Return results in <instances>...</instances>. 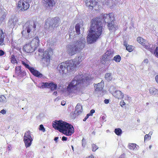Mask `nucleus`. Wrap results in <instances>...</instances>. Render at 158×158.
<instances>
[{
	"label": "nucleus",
	"instance_id": "nucleus-59",
	"mask_svg": "<svg viewBox=\"0 0 158 158\" xmlns=\"http://www.w3.org/2000/svg\"><path fill=\"white\" fill-rule=\"evenodd\" d=\"M85 143H82V146H83V147H85Z\"/></svg>",
	"mask_w": 158,
	"mask_h": 158
},
{
	"label": "nucleus",
	"instance_id": "nucleus-58",
	"mask_svg": "<svg viewBox=\"0 0 158 158\" xmlns=\"http://www.w3.org/2000/svg\"><path fill=\"white\" fill-rule=\"evenodd\" d=\"M124 155H121L119 158H124Z\"/></svg>",
	"mask_w": 158,
	"mask_h": 158
},
{
	"label": "nucleus",
	"instance_id": "nucleus-38",
	"mask_svg": "<svg viewBox=\"0 0 158 158\" xmlns=\"http://www.w3.org/2000/svg\"><path fill=\"white\" fill-rule=\"evenodd\" d=\"M21 71L20 66H17L15 68V73L19 75L21 73Z\"/></svg>",
	"mask_w": 158,
	"mask_h": 158
},
{
	"label": "nucleus",
	"instance_id": "nucleus-39",
	"mask_svg": "<svg viewBox=\"0 0 158 158\" xmlns=\"http://www.w3.org/2000/svg\"><path fill=\"white\" fill-rule=\"evenodd\" d=\"M92 148L93 151H95L98 148L97 146L94 144H93L92 145Z\"/></svg>",
	"mask_w": 158,
	"mask_h": 158
},
{
	"label": "nucleus",
	"instance_id": "nucleus-41",
	"mask_svg": "<svg viewBox=\"0 0 158 158\" xmlns=\"http://www.w3.org/2000/svg\"><path fill=\"white\" fill-rule=\"evenodd\" d=\"M131 98L128 95H125V96H124V100L125 101H129L130 99Z\"/></svg>",
	"mask_w": 158,
	"mask_h": 158
},
{
	"label": "nucleus",
	"instance_id": "nucleus-45",
	"mask_svg": "<svg viewBox=\"0 0 158 158\" xmlns=\"http://www.w3.org/2000/svg\"><path fill=\"white\" fill-rule=\"evenodd\" d=\"M12 58L11 60V62L13 64H14L16 62V60L15 59V57L13 56H11Z\"/></svg>",
	"mask_w": 158,
	"mask_h": 158
},
{
	"label": "nucleus",
	"instance_id": "nucleus-22",
	"mask_svg": "<svg viewBox=\"0 0 158 158\" xmlns=\"http://www.w3.org/2000/svg\"><path fill=\"white\" fill-rule=\"evenodd\" d=\"M7 14L6 11L4 9H0V23L4 22Z\"/></svg>",
	"mask_w": 158,
	"mask_h": 158
},
{
	"label": "nucleus",
	"instance_id": "nucleus-60",
	"mask_svg": "<svg viewBox=\"0 0 158 158\" xmlns=\"http://www.w3.org/2000/svg\"><path fill=\"white\" fill-rule=\"evenodd\" d=\"M86 158H94L93 156L91 155V156H88V157H87Z\"/></svg>",
	"mask_w": 158,
	"mask_h": 158
},
{
	"label": "nucleus",
	"instance_id": "nucleus-3",
	"mask_svg": "<svg viewBox=\"0 0 158 158\" xmlns=\"http://www.w3.org/2000/svg\"><path fill=\"white\" fill-rule=\"evenodd\" d=\"M53 127L67 136L71 135L74 132L73 127L62 120L56 121L53 123Z\"/></svg>",
	"mask_w": 158,
	"mask_h": 158
},
{
	"label": "nucleus",
	"instance_id": "nucleus-34",
	"mask_svg": "<svg viewBox=\"0 0 158 158\" xmlns=\"http://www.w3.org/2000/svg\"><path fill=\"white\" fill-rule=\"evenodd\" d=\"M125 45L126 49L129 52H132L133 50V47L132 46L130 45H127V44H124Z\"/></svg>",
	"mask_w": 158,
	"mask_h": 158
},
{
	"label": "nucleus",
	"instance_id": "nucleus-19",
	"mask_svg": "<svg viewBox=\"0 0 158 158\" xmlns=\"http://www.w3.org/2000/svg\"><path fill=\"white\" fill-rule=\"evenodd\" d=\"M43 88H50L51 90L53 91L57 89V85L56 84L52 82L48 83L47 82L43 83L42 85Z\"/></svg>",
	"mask_w": 158,
	"mask_h": 158
},
{
	"label": "nucleus",
	"instance_id": "nucleus-27",
	"mask_svg": "<svg viewBox=\"0 0 158 158\" xmlns=\"http://www.w3.org/2000/svg\"><path fill=\"white\" fill-rule=\"evenodd\" d=\"M84 59V57L82 55H81L78 57H76L73 60L78 65L81 64V62Z\"/></svg>",
	"mask_w": 158,
	"mask_h": 158
},
{
	"label": "nucleus",
	"instance_id": "nucleus-43",
	"mask_svg": "<svg viewBox=\"0 0 158 158\" xmlns=\"http://www.w3.org/2000/svg\"><path fill=\"white\" fill-rule=\"evenodd\" d=\"M95 112V110L93 109L91 110L89 113L87 114L89 116H92L93 115V114Z\"/></svg>",
	"mask_w": 158,
	"mask_h": 158
},
{
	"label": "nucleus",
	"instance_id": "nucleus-15",
	"mask_svg": "<svg viewBox=\"0 0 158 158\" xmlns=\"http://www.w3.org/2000/svg\"><path fill=\"white\" fill-rule=\"evenodd\" d=\"M42 3L47 10L52 9L56 4L54 0H42Z\"/></svg>",
	"mask_w": 158,
	"mask_h": 158
},
{
	"label": "nucleus",
	"instance_id": "nucleus-37",
	"mask_svg": "<svg viewBox=\"0 0 158 158\" xmlns=\"http://www.w3.org/2000/svg\"><path fill=\"white\" fill-rule=\"evenodd\" d=\"M121 60V57L119 55H116L113 58V60L116 62H120Z\"/></svg>",
	"mask_w": 158,
	"mask_h": 158
},
{
	"label": "nucleus",
	"instance_id": "nucleus-54",
	"mask_svg": "<svg viewBox=\"0 0 158 158\" xmlns=\"http://www.w3.org/2000/svg\"><path fill=\"white\" fill-rule=\"evenodd\" d=\"M89 116L87 114L86 116L85 117V118L83 119V120L84 121H85L86 120L89 118Z\"/></svg>",
	"mask_w": 158,
	"mask_h": 158
},
{
	"label": "nucleus",
	"instance_id": "nucleus-36",
	"mask_svg": "<svg viewBox=\"0 0 158 158\" xmlns=\"http://www.w3.org/2000/svg\"><path fill=\"white\" fill-rule=\"evenodd\" d=\"M114 131L115 134L118 135H120L122 133V131L121 129L119 128H116L115 129Z\"/></svg>",
	"mask_w": 158,
	"mask_h": 158
},
{
	"label": "nucleus",
	"instance_id": "nucleus-48",
	"mask_svg": "<svg viewBox=\"0 0 158 158\" xmlns=\"http://www.w3.org/2000/svg\"><path fill=\"white\" fill-rule=\"evenodd\" d=\"M5 53L2 50H0V56L3 55Z\"/></svg>",
	"mask_w": 158,
	"mask_h": 158
},
{
	"label": "nucleus",
	"instance_id": "nucleus-26",
	"mask_svg": "<svg viewBox=\"0 0 158 158\" xmlns=\"http://www.w3.org/2000/svg\"><path fill=\"white\" fill-rule=\"evenodd\" d=\"M113 95L118 99H122L123 98L124 94L119 90H116L113 93Z\"/></svg>",
	"mask_w": 158,
	"mask_h": 158
},
{
	"label": "nucleus",
	"instance_id": "nucleus-25",
	"mask_svg": "<svg viewBox=\"0 0 158 158\" xmlns=\"http://www.w3.org/2000/svg\"><path fill=\"white\" fill-rule=\"evenodd\" d=\"M104 86V81H102L100 83L98 84H95V85H94V87H96L95 89V91H98L102 90Z\"/></svg>",
	"mask_w": 158,
	"mask_h": 158
},
{
	"label": "nucleus",
	"instance_id": "nucleus-57",
	"mask_svg": "<svg viewBox=\"0 0 158 158\" xmlns=\"http://www.w3.org/2000/svg\"><path fill=\"white\" fill-rule=\"evenodd\" d=\"M57 91H54L53 93V94L56 96L57 95Z\"/></svg>",
	"mask_w": 158,
	"mask_h": 158
},
{
	"label": "nucleus",
	"instance_id": "nucleus-40",
	"mask_svg": "<svg viewBox=\"0 0 158 158\" xmlns=\"http://www.w3.org/2000/svg\"><path fill=\"white\" fill-rule=\"evenodd\" d=\"M151 137L148 134H146L144 136V141L145 140H148L151 139Z\"/></svg>",
	"mask_w": 158,
	"mask_h": 158
},
{
	"label": "nucleus",
	"instance_id": "nucleus-29",
	"mask_svg": "<svg viewBox=\"0 0 158 158\" xmlns=\"http://www.w3.org/2000/svg\"><path fill=\"white\" fill-rule=\"evenodd\" d=\"M82 106L80 103L77 104L76 106V109L75 111L77 114H79L82 112Z\"/></svg>",
	"mask_w": 158,
	"mask_h": 158
},
{
	"label": "nucleus",
	"instance_id": "nucleus-24",
	"mask_svg": "<svg viewBox=\"0 0 158 158\" xmlns=\"http://www.w3.org/2000/svg\"><path fill=\"white\" fill-rule=\"evenodd\" d=\"M18 21V19L16 17H13L10 18L8 23V26L10 27H13Z\"/></svg>",
	"mask_w": 158,
	"mask_h": 158
},
{
	"label": "nucleus",
	"instance_id": "nucleus-47",
	"mask_svg": "<svg viewBox=\"0 0 158 158\" xmlns=\"http://www.w3.org/2000/svg\"><path fill=\"white\" fill-rule=\"evenodd\" d=\"M148 60L147 59H146L144 60L142 62V64H147L148 63Z\"/></svg>",
	"mask_w": 158,
	"mask_h": 158
},
{
	"label": "nucleus",
	"instance_id": "nucleus-4",
	"mask_svg": "<svg viewBox=\"0 0 158 158\" xmlns=\"http://www.w3.org/2000/svg\"><path fill=\"white\" fill-rule=\"evenodd\" d=\"M76 31H74V27L71 26L69 30V36L70 39H73L78 37L79 38L82 37V34L84 30L83 25L81 23H78L75 26Z\"/></svg>",
	"mask_w": 158,
	"mask_h": 158
},
{
	"label": "nucleus",
	"instance_id": "nucleus-63",
	"mask_svg": "<svg viewBox=\"0 0 158 158\" xmlns=\"http://www.w3.org/2000/svg\"><path fill=\"white\" fill-rule=\"evenodd\" d=\"M85 141V139L84 138H83L82 140V143H84Z\"/></svg>",
	"mask_w": 158,
	"mask_h": 158
},
{
	"label": "nucleus",
	"instance_id": "nucleus-55",
	"mask_svg": "<svg viewBox=\"0 0 158 158\" xmlns=\"http://www.w3.org/2000/svg\"><path fill=\"white\" fill-rule=\"evenodd\" d=\"M65 102L64 101H63L61 102V105L63 106L65 105Z\"/></svg>",
	"mask_w": 158,
	"mask_h": 158
},
{
	"label": "nucleus",
	"instance_id": "nucleus-9",
	"mask_svg": "<svg viewBox=\"0 0 158 158\" xmlns=\"http://www.w3.org/2000/svg\"><path fill=\"white\" fill-rule=\"evenodd\" d=\"M57 71L60 75L64 76L68 73V69L65 62L60 64L57 66Z\"/></svg>",
	"mask_w": 158,
	"mask_h": 158
},
{
	"label": "nucleus",
	"instance_id": "nucleus-16",
	"mask_svg": "<svg viewBox=\"0 0 158 158\" xmlns=\"http://www.w3.org/2000/svg\"><path fill=\"white\" fill-rule=\"evenodd\" d=\"M100 16L101 18H102L104 21L106 23H107L108 24L109 23H110L111 21H114V18L113 14L112 13L102 14Z\"/></svg>",
	"mask_w": 158,
	"mask_h": 158
},
{
	"label": "nucleus",
	"instance_id": "nucleus-21",
	"mask_svg": "<svg viewBox=\"0 0 158 158\" xmlns=\"http://www.w3.org/2000/svg\"><path fill=\"white\" fill-rule=\"evenodd\" d=\"M33 48L35 50L36 48L39 45V40L38 37H35L29 43Z\"/></svg>",
	"mask_w": 158,
	"mask_h": 158
},
{
	"label": "nucleus",
	"instance_id": "nucleus-52",
	"mask_svg": "<svg viewBox=\"0 0 158 158\" xmlns=\"http://www.w3.org/2000/svg\"><path fill=\"white\" fill-rule=\"evenodd\" d=\"M67 138L65 136H63L62 138V141H66L67 140Z\"/></svg>",
	"mask_w": 158,
	"mask_h": 158
},
{
	"label": "nucleus",
	"instance_id": "nucleus-44",
	"mask_svg": "<svg viewBox=\"0 0 158 158\" xmlns=\"http://www.w3.org/2000/svg\"><path fill=\"white\" fill-rule=\"evenodd\" d=\"M6 98L4 95L0 96V102H2L5 100Z\"/></svg>",
	"mask_w": 158,
	"mask_h": 158
},
{
	"label": "nucleus",
	"instance_id": "nucleus-30",
	"mask_svg": "<svg viewBox=\"0 0 158 158\" xmlns=\"http://www.w3.org/2000/svg\"><path fill=\"white\" fill-rule=\"evenodd\" d=\"M104 54L106 55V57L108 58H107V59H110V60L111 58L113 56V52L111 49H110L108 50Z\"/></svg>",
	"mask_w": 158,
	"mask_h": 158
},
{
	"label": "nucleus",
	"instance_id": "nucleus-62",
	"mask_svg": "<svg viewBox=\"0 0 158 158\" xmlns=\"http://www.w3.org/2000/svg\"><path fill=\"white\" fill-rule=\"evenodd\" d=\"M58 139V137H55V138H54L55 141H56V140H57Z\"/></svg>",
	"mask_w": 158,
	"mask_h": 158
},
{
	"label": "nucleus",
	"instance_id": "nucleus-31",
	"mask_svg": "<svg viewBox=\"0 0 158 158\" xmlns=\"http://www.w3.org/2000/svg\"><path fill=\"white\" fill-rule=\"evenodd\" d=\"M150 94L153 95H156L158 94V90L154 87H150L149 89Z\"/></svg>",
	"mask_w": 158,
	"mask_h": 158
},
{
	"label": "nucleus",
	"instance_id": "nucleus-18",
	"mask_svg": "<svg viewBox=\"0 0 158 158\" xmlns=\"http://www.w3.org/2000/svg\"><path fill=\"white\" fill-rule=\"evenodd\" d=\"M68 48V53L71 56L77 53L80 52L73 44L69 45Z\"/></svg>",
	"mask_w": 158,
	"mask_h": 158
},
{
	"label": "nucleus",
	"instance_id": "nucleus-12",
	"mask_svg": "<svg viewBox=\"0 0 158 158\" xmlns=\"http://www.w3.org/2000/svg\"><path fill=\"white\" fill-rule=\"evenodd\" d=\"M137 41L143 46L144 48L147 49L150 52H152L154 48L150 47V44L148 42L146 41L142 38L139 37L137 38Z\"/></svg>",
	"mask_w": 158,
	"mask_h": 158
},
{
	"label": "nucleus",
	"instance_id": "nucleus-53",
	"mask_svg": "<svg viewBox=\"0 0 158 158\" xmlns=\"http://www.w3.org/2000/svg\"><path fill=\"white\" fill-rule=\"evenodd\" d=\"M104 102L105 103L107 104L109 103V100L108 99H105Z\"/></svg>",
	"mask_w": 158,
	"mask_h": 158
},
{
	"label": "nucleus",
	"instance_id": "nucleus-64",
	"mask_svg": "<svg viewBox=\"0 0 158 158\" xmlns=\"http://www.w3.org/2000/svg\"><path fill=\"white\" fill-rule=\"evenodd\" d=\"M71 147L73 150V151H74V148L73 145H71Z\"/></svg>",
	"mask_w": 158,
	"mask_h": 158
},
{
	"label": "nucleus",
	"instance_id": "nucleus-13",
	"mask_svg": "<svg viewBox=\"0 0 158 158\" xmlns=\"http://www.w3.org/2000/svg\"><path fill=\"white\" fill-rule=\"evenodd\" d=\"M68 69V73L72 72L77 69V65L73 60H70L65 62Z\"/></svg>",
	"mask_w": 158,
	"mask_h": 158
},
{
	"label": "nucleus",
	"instance_id": "nucleus-17",
	"mask_svg": "<svg viewBox=\"0 0 158 158\" xmlns=\"http://www.w3.org/2000/svg\"><path fill=\"white\" fill-rule=\"evenodd\" d=\"M87 6L89 7L91 9L94 8V9L96 10L97 8L96 7L97 6L98 2L95 1L94 0H84Z\"/></svg>",
	"mask_w": 158,
	"mask_h": 158
},
{
	"label": "nucleus",
	"instance_id": "nucleus-61",
	"mask_svg": "<svg viewBox=\"0 0 158 158\" xmlns=\"http://www.w3.org/2000/svg\"><path fill=\"white\" fill-rule=\"evenodd\" d=\"M152 133H153L152 131H150V132L149 133L148 135L151 136V135H152Z\"/></svg>",
	"mask_w": 158,
	"mask_h": 158
},
{
	"label": "nucleus",
	"instance_id": "nucleus-32",
	"mask_svg": "<svg viewBox=\"0 0 158 158\" xmlns=\"http://www.w3.org/2000/svg\"><path fill=\"white\" fill-rule=\"evenodd\" d=\"M128 146L129 148L131 150H136L138 147L136 144L133 143H129Z\"/></svg>",
	"mask_w": 158,
	"mask_h": 158
},
{
	"label": "nucleus",
	"instance_id": "nucleus-28",
	"mask_svg": "<svg viewBox=\"0 0 158 158\" xmlns=\"http://www.w3.org/2000/svg\"><path fill=\"white\" fill-rule=\"evenodd\" d=\"M106 55L104 54L102 56V58L101 59V62L103 64H106L108 63L109 61L110 60V59H107L108 58L106 57Z\"/></svg>",
	"mask_w": 158,
	"mask_h": 158
},
{
	"label": "nucleus",
	"instance_id": "nucleus-14",
	"mask_svg": "<svg viewBox=\"0 0 158 158\" xmlns=\"http://www.w3.org/2000/svg\"><path fill=\"white\" fill-rule=\"evenodd\" d=\"M30 4L24 0H20L18 3V7L19 10L25 11L28 9Z\"/></svg>",
	"mask_w": 158,
	"mask_h": 158
},
{
	"label": "nucleus",
	"instance_id": "nucleus-23",
	"mask_svg": "<svg viewBox=\"0 0 158 158\" xmlns=\"http://www.w3.org/2000/svg\"><path fill=\"white\" fill-rule=\"evenodd\" d=\"M108 27L109 30L111 32L115 31L118 28L117 26L114 24V21H112L110 23H109Z\"/></svg>",
	"mask_w": 158,
	"mask_h": 158
},
{
	"label": "nucleus",
	"instance_id": "nucleus-5",
	"mask_svg": "<svg viewBox=\"0 0 158 158\" xmlns=\"http://www.w3.org/2000/svg\"><path fill=\"white\" fill-rule=\"evenodd\" d=\"M36 27V25L34 23H26L23 26L21 32L23 36L27 39L31 38Z\"/></svg>",
	"mask_w": 158,
	"mask_h": 158
},
{
	"label": "nucleus",
	"instance_id": "nucleus-10",
	"mask_svg": "<svg viewBox=\"0 0 158 158\" xmlns=\"http://www.w3.org/2000/svg\"><path fill=\"white\" fill-rule=\"evenodd\" d=\"M32 140L33 139L31 136L30 131H28L26 132L23 137V141L25 146L27 148L29 147L31 145Z\"/></svg>",
	"mask_w": 158,
	"mask_h": 158
},
{
	"label": "nucleus",
	"instance_id": "nucleus-51",
	"mask_svg": "<svg viewBox=\"0 0 158 158\" xmlns=\"http://www.w3.org/2000/svg\"><path fill=\"white\" fill-rule=\"evenodd\" d=\"M6 111L4 110H2L1 111L0 113H1L2 114H4L6 113Z\"/></svg>",
	"mask_w": 158,
	"mask_h": 158
},
{
	"label": "nucleus",
	"instance_id": "nucleus-8",
	"mask_svg": "<svg viewBox=\"0 0 158 158\" xmlns=\"http://www.w3.org/2000/svg\"><path fill=\"white\" fill-rule=\"evenodd\" d=\"M85 43L86 41L85 38L82 37L79 38L78 40L74 41L73 44L80 52L84 48Z\"/></svg>",
	"mask_w": 158,
	"mask_h": 158
},
{
	"label": "nucleus",
	"instance_id": "nucleus-6",
	"mask_svg": "<svg viewBox=\"0 0 158 158\" xmlns=\"http://www.w3.org/2000/svg\"><path fill=\"white\" fill-rule=\"evenodd\" d=\"M60 20V19L57 17L47 19L44 26L45 31L48 32H52L54 28L58 25Z\"/></svg>",
	"mask_w": 158,
	"mask_h": 158
},
{
	"label": "nucleus",
	"instance_id": "nucleus-20",
	"mask_svg": "<svg viewBox=\"0 0 158 158\" xmlns=\"http://www.w3.org/2000/svg\"><path fill=\"white\" fill-rule=\"evenodd\" d=\"M23 50L27 53L32 52L35 50L31 45L28 43L24 45L23 47Z\"/></svg>",
	"mask_w": 158,
	"mask_h": 158
},
{
	"label": "nucleus",
	"instance_id": "nucleus-2",
	"mask_svg": "<svg viewBox=\"0 0 158 158\" xmlns=\"http://www.w3.org/2000/svg\"><path fill=\"white\" fill-rule=\"evenodd\" d=\"M92 80V78L89 76L86 77L83 76L82 74H78L73 79L69 84L67 90L69 94L75 93L82 83H83L85 81H88Z\"/></svg>",
	"mask_w": 158,
	"mask_h": 158
},
{
	"label": "nucleus",
	"instance_id": "nucleus-50",
	"mask_svg": "<svg viewBox=\"0 0 158 158\" xmlns=\"http://www.w3.org/2000/svg\"><path fill=\"white\" fill-rule=\"evenodd\" d=\"M155 79L156 82L158 83V75L155 76Z\"/></svg>",
	"mask_w": 158,
	"mask_h": 158
},
{
	"label": "nucleus",
	"instance_id": "nucleus-11",
	"mask_svg": "<svg viewBox=\"0 0 158 158\" xmlns=\"http://www.w3.org/2000/svg\"><path fill=\"white\" fill-rule=\"evenodd\" d=\"M22 62L23 64L26 68L28 69L34 76L40 78L42 77L43 75L37 70L35 69L33 67L30 66L29 65L27 64L23 61H22Z\"/></svg>",
	"mask_w": 158,
	"mask_h": 158
},
{
	"label": "nucleus",
	"instance_id": "nucleus-46",
	"mask_svg": "<svg viewBox=\"0 0 158 158\" xmlns=\"http://www.w3.org/2000/svg\"><path fill=\"white\" fill-rule=\"evenodd\" d=\"M125 103L124 101V100H122L120 102V105L121 107H123L125 105Z\"/></svg>",
	"mask_w": 158,
	"mask_h": 158
},
{
	"label": "nucleus",
	"instance_id": "nucleus-1",
	"mask_svg": "<svg viewBox=\"0 0 158 158\" xmlns=\"http://www.w3.org/2000/svg\"><path fill=\"white\" fill-rule=\"evenodd\" d=\"M89 34L87 36V43L91 44L95 42L102 33V26L100 18H96L92 19Z\"/></svg>",
	"mask_w": 158,
	"mask_h": 158
},
{
	"label": "nucleus",
	"instance_id": "nucleus-35",
	"mask_svg": "<svg viewBox=\"0 0 158 158\" xmlns=\"http://www.w3.org/2000/svg\"><path fill=\"white\" fill-rule=\"evenodd\" d=\"M4 38V34L0 33V45H2L3 44Z\"/></svg>",
	"mask_w": 158,
	"mask_h": 158
},
{
	"label": "nucleus",
	"instance_id": "nucleus-33",
	"mask_svg": "<svg viewBox=\"0 0 158 158\" xmlns=\"http://www.w3.org/2000/svg\"><path fill=\"white\" fill-rule=\"evenodd\" d=\"M111 73H107L106 74L105 78L108 81H111L112 79V76Z\"/></svg>",
	"mask_w": 158,
	"mask_h": 158
},
{
	"label": "nucleus",
	"instance_id": "nucleus-49",
	"mask_svg": "<svg viewBox=\"0 0 158 158\" xmlns=\"http://www.w3.org/2000/svg\"><path fill=\"white\" fill-rule=\"evenodd\" d=\"M155 51L156 53V55L158 57V47L156 48Z\"/></svg>",
	"mask_w": 158,
	"mask_h": 158
},
{
	"label": "nucleus",
	"instance_id": "nucleus-56",
	"mask_svg": "<svg viewBox=\"0 0 158 158\" xmlns=\"http://www.w3.org/2000/svg\"><path fill=\"white\" fill-rule=\"evenodd\" d=\"M24 0L25 1V2H27V3H29V2H30L31 1V0Z\"/></svg>",
	"mask_w": 158,
	"mask_h": 158
},
{
	"label": "nucleus",
	"instance_id": "nucleus-7",
	"mask_svg": "<svg viewBox=\"0 0 158 158\" xmlns=\"http://www.w3.org/2000/svg\"><path fill=\"white\" fill-rule=\"evenodd\" d=\"M38 51L40 52L39 55H41L42 57L43 61H46V64H48L49 62L50 55L52 53V49H49L43 52L42 49H40Z\"/></svg>",
	"mask_w": 158,
	"mask_h": 158
},
{
	"label": "nucleus",
	"instance_id": "nucleus-42",
	"mask_svg": "<svg viewBox=\"0 0 158 158\" xmlns=\"http://www.w3.org/2000/svg\"><path fill=\"white\" fill-rule=\"evenodd\" d=\"M39 130H40L42 131L43 132H44L45 131V129L44 128L43 126L42 125H40V128Z\"/></svg>",
	"mask_w": 158,
	"mask_h": 158
}]
</instances>
